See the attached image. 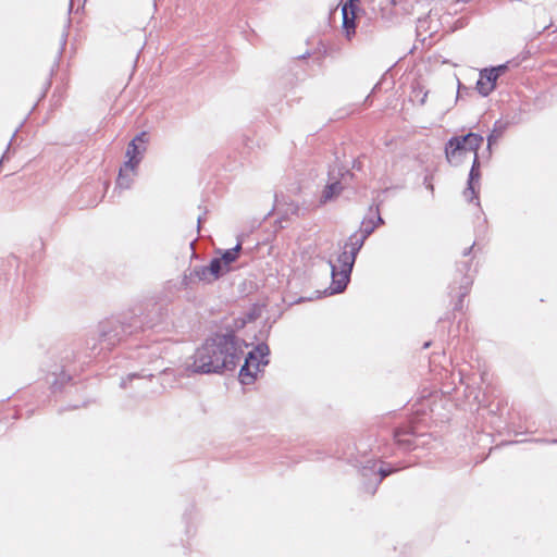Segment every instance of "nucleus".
<instances>
[{
  "instance_id": "obj_5",
  "label": "nucleus",
  "mask_w": 557,
  "mask_h": 557,
  "mask_svg": "<svg viewBox=\"0 0 557 557\" xmlns=\"http://www.w3.org/2000/svg\"><path fill=\"white\" fill-rule=\"evenodd\" d=\"M269 348L265 345L257 346L250 351L239 371V380L243 384H251L262 367L268 364Z\"/></svg>"
},
{
  "instance_id": "obj_11",
  "label": "nucleus",
  "mask_w": 557,
  "mask_h": 557,
  "mask_svg": "<svg viewBox=\"0 0 557 557\" xmlns=\"http://www.w3.org/2000/svg\"><path fill=\"white\" fill-rule=\"evenodd\" d=\"M230 268L224 267L222 260L214 259L211 261L208 271L213 275L214 278L219 277L221 273L227 272Z\"/></svg>"
},
{
  "instance_id": "obj_2",
  "label": "nucleus",
  "mask_w": 557,
  "mask_h": 557,
  "mask_svg": "<svg viewBox=\"0 0 557 557\" xmlns=\"http://www.w3.org/2000/svg\"><path fill=\"white\" fill-rule=\"evenodd\" d=\"M482 144L483 137L474 133L453 137L448 140L445 148L446 159L450 164L459 165L471 158L473 164H475L478 161V150Z\"/></svg>"
},
{
  "instance_id": "obj_10",
  "label": "nucleus",
  "mask_w": 557,
  "mask_h": 557,
  "mask_svg": "<svg viewBox=\"0 0 557 557\" xmlns=\"http://www.w3.org/2000/svg\"><path fill=\"white\" fill-rule=\"evenodd\" d=\"M242 244H237L234 248L226 250L220 260H222L224 267L228 268L231 263L235 262L239 257Z\"/></svg>"
},
{
  "instance_id": "obj_6",
  "label": "nucleus",
  "mask_w": 557,
  "mask_h": 557,
  "mask_svg": "<svg viewBox=\"0 0 557 557\" xmlns=\"http://www.w3.org/2000/svg\"><path fill=\"white\" fill-rule=\"evenodd\" d=\"M506 71V65H498L492 69H483L480 72V77L475 86L478 92L484 97L488 96L495 89L499 76Z\"/></svg>"
},
{
  "instance_id": "obj_12",
  "label": "nucleus",
  "mask_w": 557,
  "mask_h": 557,
  "mask_svg": "<svg viewBox=\"0 0 557 557\" xmlns=\"http://www.w3.org/2000/svg\"><path fill=\"white\" fill-rule=\"evenodd\" d=\"M342 190V186L338 182L327 185L323 190V200H330L334 196L338 195Z\"/></svg>"
},
{
  "instance_id": "obj_1",
  "label": "nucleus",
  "mask_w": 557,
  "mask_h": 557,
  "mask_svg": "<svg viewBox=\"0 0 557 557\" xmlns=\"http://www.w3.org/2000/svg\"><path fill=\"white\" fill-rule=\"evenodd\" d=\"M234 351L233 343L226 337L207 341L196 351L193 367L195 371L202 373L234 369L237 362Z\"/></svg>"
},
{
  "instance_id": "obj_14",
  "label": "nucleus",
  "mask_w": 557,
  "mask_h": 557,
  "mask_svg": "<svg viewBox=\"0 0 557 557\" xmlns=\"http://www.w3.org/2000/svg\"><path fill=\"white\" fill-rule=\"evenodd\" d=\"M388 473H389V472H386V471H383V470L381 471V474H382V476H383V478H385L386 475H388Z\"/></svg>"
},
{
  "instance_id": "obj_9",
  "label": "nucleus",
  "mask_w": 557,
  "mask_h": 557,
  "mask_svg": "<svg viewBox=\"0 0 557 557\" xmlns=\"http://www.w3.org/2000/svg\"><path fill=\"white\" fill-rule=\"evenodd\" d=\"M395 443L404 449H409L413 444L412 432L409 430L396 429L394 432Z\"/></svg>"
},
{
  "instance_id": "obj_8",
  "label": "nucleus",
  "mask_w": 557,
  "mask_h": 557,
  "mask_svg": "<svg viewBox=\"0 0 557 557\" xmlns=\"http://www.w3.org/2000/svg\"><path fill=\"white\" fill-rule=\"evenodd\" d=\"M359 10V0H348L342 7L343 29L348 39H350L356 34V20Z\"/></svg>"
},
{
  "instance_id": "obj_13",
  "label": "nucleus",
  "mask_w": 557,
  "mask_h": 557,
  "mask_svg": "<svg viewBox=\"0 0 557 557\" xmlns=\"http://www.w3.org/2000/svg\"><path fill=\"white\" fill-rule=\"evenodd\" d=\"M388 1H389V4H391L392 7H395V5L397 4V0H388Z\"/></svg>"
},
{
  "instance_id": "obj_4",
  "label": "nucleus",
  "mask_w": 557,
  "mask_h": 557,
  "mask_svg": "<svg viewBox=\"0 0 557 557\" xmlns=\"http://www.w3.org/2000/svg\"><path fill=\"white\" fill-rule=\"evenodd\" d=\"M148 141V134L141 132L137 135L127 146L126 161L120 168L116 185L122 188H128L132 183L133 176L136 174L137 166L139 165L143 154L146 151V144Z\"/></svg>"
},
{
  "instance_id": "obj_7",
  "label": "nucleus",
  "mask_w": 557,
  "mask_h": 557,
  "mask_svg": "<svg viewBox=\"0 0 557 557\" xmlns=\"http://www.w3.org/2000/svg\"><path fill=\"white\" fill-rule=\"evenodd\" d=\"M430 154V146L428 144L420 143L406 148L395 160L394 164L396 165L398 162L406 159L412 162V166H423L429 162Z\"/></svg>"
},
{
  "instance_id": "obj_3",
  "label": "nucleus",
  "mask_w": 557,
  "mask_h": 557,
  "mask_svg": "<svg viewBox=\"0 0 557 557\" xmlns=\"http://www.w3.org/2000/svg\"><path fill=\"white\" fill-rule=\"evenodd\" d=\"M361 245L362 242H360L356 236H351L349 238V243L345 244L344 251L339 253L335 260L330 261L334 292L339 293L346 287L355 262L356 253Z\"/></svg>"
}]
</instances>
